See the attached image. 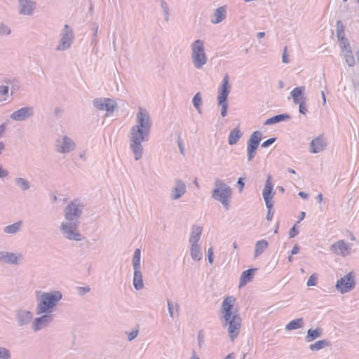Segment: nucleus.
I'll list each match as a JSON object with an SVG mask.
<instances>
[{"instance_id": "nucleus-34", "label": "nucleus", "mask_w": 359, "mask_h": 359, "mask_svg": "<svg viewBox=\"0 0 359 359\" xmlns=\"http://www.w3.org/2000/svg\"><path fill=\"white\" fill-rule=\"evenodd\" d=\"M134 269H140V250L137 249L133 256Z\"/></svg>"}, {"instance_id": "nucleus-40", "label": "nucleus", "mask_w": 359, "mask_h": 359, "mask_svg": "<svg viewBox=\"0 0 359 359\" xmlns=\"http://www.w3.org/2000/svg\"><path fill=\"white\" fill-rule=\"evenodd\" d=\"M193 103L196 108L199 109V107L201 104V97L200 93H196L193 98Z\"/></svg>"}, {"instance_id": "nucleus-44", "label": "nucleus", "mask_w": 359, "mask_h": 359, "mask_svg": "<svg viewBox=\"0 0 359 359\" xmlns=\"http://www.w3.org/2000/svg\"><path fill=\"white\" fill-rule=\"evenodd\" d=\"M339 24L341 25V29H339L337 32V37L341 42V36H343L344 38H345V37H344V32L343 25L341 24L340 21H338L337 25H339Z\"/></svg>"}, {"instance_id": "nucleus-64", "label": "nucleus", "mask_w": 359, "mask_h": 359, "mask_svg": "<svg viewBox=\"0 0 359 359\" xmlns=\"http://www.w3.org/2000/svg\"><path fill=\"white\" fill-rule=\"evenodd\" d=\"M80 289L83 290V292L89 291V288L81 287Z\"/></svg>"}, {"instance_id": "nucleus-2", "label": "nucleus", "mask_w": 359, "mask_h": 359, "mask_svg": "<svg viewBox=\"0 0 359 359\" xmlns=\"http://www.w3.org/2000/svg\"><path fill=\"white\" fill-rule=\"evenodd\" d=\"M62 298V294L59 292L51 293H43L41 299L39 304V313H42L53 307L55 304Z\"/></svg>"}, {"instance_id": "nucleus-18", "label": "nucleus", "mask_w": 359, "mask_h": 359, "mask_svg": "<svg viewBox=\"0 0 359 359\" xmlns=\"http://www.w3.org/2000/svg\"><path fill=\"white\" fill-rule=\"evenodd\" d=\"M74 144L72 141L65 137L62 140V145L58 148V151L61 153L69 152L74 149Z\"/></svg>"}, {"instance_id": "nucleus-46", "label": "nucleus", "mask_w": 359, "mask_h": 359, "mask_svg": "<svg viewBox=\"0 0 359 359\" xmlns=\"http://www.w3.org/2000/svg\"><path fill=\"white\" fill-rule=\"evenodd\" d=\"M208 257L209 262L212 264L213 262V249H212V248H210L208 249Z\"/></svg>"}, {"instance_id": "nucleus-38", "label": "nucleus", "mask_w": 359, "mask_h": 359, "mask_svg": "<svg viewBox=\"0 0 359 359\" xmlns=\"http://www.w3.org/2000/svg\"><path fill=\"white\" fill-rule=\"evenodd\" d=\"M318 276L316 273H313L309 278L307 281V286H315L317 284Z\"/></svg>"}, {"instance_id": "nucleus-37", "label": "nucleus", "mask_w": 359, "mask_h": 359, "mask_svg": "<svg viewBox=\"0 0 359 359\" xmlns=\"http://www.w3.org/2000/svg\"><path fill=\"white\" fill-rule=\"evenodd\" d=\"M71 39L67 36H64L62 39L61 44L58 46V49H65L70 46Z\"/></svg>"}, {"instance_id": "nucleus-23", "label": "nucleus", "mask_w": 359, "mask_h": 359, "mask_svg": "<svg viewBox=\"0 0 359 359\" xmlns=\"http://www.w3.org/2000/svg\"><path fill=\"white\" fill-rule=\"evenodd\" d=\"M202 229L200 226H194L192 229L191 235L189 238V241L191 244H196L198 241L201 235Z\"/></svg>"}, {"instance_id": "nucleus-50", "label": "nucleus", "mask_w": 359, "mask_h": 359, "mask_svg": "<svg viewBox=\"0 0 359 359\" xmlns=\"http://www.w3.org/2000/svg\"><path fill=\"white\" fill-rule=\"evenodd\" d=\"M238 184L240 187V192H241L243 191V189L244 185H245V183H244V181H243V178L241 177V178L238 179Z\"/></svg>"}, {"instance_id": "nucleus-61", "label": "nucleus", "mask_w": 359, "mask_h": 359, "mask_svg": "<svg viewBox=\"0 0 359 359\" xmlns=\"http://www.w3.org/2000/svg\"><path fill=\"white\" fill-rule=\"evenodd\" d=\"M24 314L26 316V317L29 319L32 318L30 312H25Z\"/></svg>"}, {"instance_id": "nucleus-30", "label": "nucleus", "mask_w": 359, "mask_h": 359, "mask_svg": "<svg viewBox=\"0 0 359 359\" xmlns=\"http://www.w3.org/2000/svg\"><path fill=\"white\" fill-rule=\"evenodd\" d=\"M303 325L302 320L301 318L295 319L290 321L287 325L286 329L288 330H295L302 327Z\"/></svg>"}, {"instance_id": "nucleus-3", "label": "nucleus", "mask_w": 359, "mask_h": 359, "mask_svg": "<svg viewBox=\"0 0 359 359\" xmlns=\"http://www.w3.org/2000/svg\"><path fill=\"white\" fill-rule=\"evenodd\" d=\"M229 77L228 74H226L222 80V85L218 92V102L222 106L221 114L223 117L226 115L227 113V104L226 100L230 93V86L229 84Z\"/></svg>"}, {"instance_id": "nucleus-59", "label": "nucleus", "mask_w": 359, "mask_h": 359, "mask_svg": "<svg viewBox=\"0 0 359 359\" xmlns=\"http://www.w3.org/2000/svg\"><path fill=\"white\" fill-rule=\"evenodd\" d=\"M317 198L319 202H321L322 200H323V195L321 194H319L318 196H317Z\"/></svg>"}, {"instance_id": "nucleus-45", "label": "nucleus", "mask_w": 359, "mask_h": 359, "mask_svg": "<svg viewBox=\"0 0 359 359\" xmlns=\"http://www.w3.org/2000/svg\"><path fill=\"white\" fill-rule=\"evenodd\" d=\"M299 105V111L300 113L303 114H306V111H307V109H306V107L305 106V102H302L299 104H298Z\"/></svg>"}, {"instance_id": "nucleus-17", "label": "nucleus", "mask_w": 359, "mask_h": 359, "mask_svg": "<svg viewBox=\"0 0 359 359\" xmlns=\"http://www.w3.org/2000/svg\"><path fill=\"white\" fill-rule=\"evenodd\" d=\"M256 269H251L246 271H244L240 278L239 287H241L244 286L247 283L251 281L253 278L254 272Z\"/></svg>"}, {"instance_id": "nucleus-41", "label": "nucleus", "mask_w": 359, "mask_h": 359, "mask_svg": "<svg viewBox=\"0 0 359 359\" xmlns=\"http://www.w3.org/2000/svg\"><path fill=\"white\" fill-rule=\"evenodd\" d=\"M8 93V86H0V95L2 96L0 98V101L6 100L5 96L7 95Z\"/></svg>"}, {"instance_id": "nucleus-55", "label": "nucleus", "mask_w": 359, "mask_h": 359, "mask_svg": "<svg viewBox=\"0 0 359 359\" xmlns=\"http://www.w3.org/2000/svg\"><path fill=\"white\" fill-rule=\"evenodd\" d=\"M299 252V248L296 245L293 248V249L292 250V255H294V254H297V252Z\"/></svg>"}, {"instance_id": "nucleus-49", "label": "nucleus", "mask_w": 359, "mask_h": 359, "mask_svg": "<svg viewBox=\"0 0 359 359\" xmlns=\"http://www.w3.org/2000/svg\"><path fill=\"white\" fill-rule=\"evenodd\" d=\"M137 333H138V331L137 330H134V331H132L131 332H130L128 334V339L130 341L133 340V339H135L137 335Z\"/></svg>"}, {"instance_id": "nucleus-60", "label": "nucleus", "mask_w": 359, "mask_h": 359, "mask_svg": "<svg viewBox=\"0 0 359 359\" xmlns=\"http://www.w3.org/2000/svg\"><path fill=\"white\" fill-rule=\"evenodd\" d=\"M264 35H265L264 32H259V33L257 34V36H258V38H259V39H261V38L264 37Z\"/></svg>"}, {"instance_id": "nucleus-8", "label": "nucleus", "mask_w": 359, "mask_h": 359, "mask_svg": "<svg viewBox=\"0 0 359 359\" xmlns=\"http://www.w3.org/2000/svg\"><path fill=\"white\" fill-rule=\"evenodd\" d=\"M332 252L337 255L346 257L351 252V246L344 240H339L330 246Z\"/></svg>"}, {"instance_id": "nucleus-63", "label": "nucleus", "mask_w": 359, "mask_h": 359, "mask_svg": "<svg viewBox=\"0 0 359 359\" xmlns=\"http://www.w3.org/2000/svg\"><path fill=\"white\" fill-rule=\"evenodd\" d=\"M225 359H233V356L231 354L228 355Z\"/></svg>"}, {"instance_id": "nucleus-7", "label": "nucleus", "mask_w": 359, "mask_h": 359, "mask_svg": "<svg viewBox=\"0 0 359 359\" xmlns=\"http://www.w3.org/2000/svg\"><path fill=\"white\" fill-rule=\"evenodd\" d=\"M355 286L354 276L349 273L336 283V288L341 293H346L353 289Z\"/></svg>"}, {"instance_id": "nucleus-32", "label": "nucleus", "mask_w": 359, "mask_h": 359, "mask_svg": "<svg viewBox=\"0 0 359 359\" xmlns=\"http://www.w3.org/2000/svg\"><path fill=\"white\" fill-rule=\"evenodd\" d=\"M328 345L329 342H327L326 340H320L313 344H311L309 348L311 351H318Z\"/></svg>"}, {"instance_id": "nucleus-58", "label": "nucleus", "mask_w": 359, "mask_h": 359, "mask_svg": "<svg viewBox=\"0 0 359 359\" xmlns=\"http://www.w3.org/2000/svg\"><path fill=\"white\" fill-rule=\"evenodd\" d=\"M299 195L301 197L304 198H306L307 197L306 194H305V193H304V192H300V193L299 194Z\"/></svg>"}, {"instance_id": "nucleus-6", "label": "nucleus", "mask_w": 359, "mask_h": 359, "mask_svg": "<svg viewBox=\"0 0 359 359\" xmlns=\"http://www.w3.org/2000/svg\"><path fill=\"white\" fill-rule=\"evenodd\" d=\"M236 298L232 296L226 297L222 304V313L225 320H229L232 316L238 315L236 309L234 308Z\"/></svg>"}, {"instance_id": "nucleus-22", "label": "nucleus", "mask_w": 359, "mask_h": 359, "mask_svg": "<svg viewBox=\"0 0 359 359\" xmlns=\"http://www.w3.org/2000/svg\"><path fill=\"white\" fill-rule=\"evenodd\" d=\"M268 245V242L266 240H261L257 241L255 245V256L258 257L262 253H263L264 251L267 248Z\"/></svg>"}, {"instance_id": "nucleus-54", "label": "nucleus", "mask_w": 359, "mask_h": 359, "mask_svg": "<svg viewBox=\"0 0 359 359\" xmlns=\"http://www.w3.org/2000/svg\"><path fill=\"white\" fill-rule=\"evenodd\" d=\"M348 234L350 237L351 241H354L356 240L355 236L351 231H348Z\"/></svg>"}, {"instance_id": "nucleus-52", "label": "nucleus", "mask_w": 359, "mask_h": 359, "mask_svg": "<svg viewBox=\"0 0 359 359\" xmlns=\"http://www.w3.org/2000/svg\"><path fill=\"white\" fill-rule=\"evenodd\" d=\"M283 62L285 63H287L289 62L287 55L286 54V48H285L283 54Z\"/></svg>"}, {"instance_id": "nucleus-33", "label": "nucleus", "mask_w": 359, "mask_h": 359, "mask_svg": "<svg viewBox=\"0 0 359 359\" xmlns=\"http://www.w3.org/2000/svg\"><path fill=\"white\" fill-rule=\"evenodd\" d=\"M191 255L193 259L199 260L201 258V253L199 247L196 244H192Z\"/></svg>"}, {"instance_id": "nucleus-39", "label": "nucleus", "mask_w": 359, "mask_h": 359, "mask_svg": "<svg viewBox=\"0 0 359 359\" xmlns=\"http://www.w3.org/2000/svg\"><path fill=\"white\" fill-rule=\"evenodd\" d=\"M344 55L346 57V61L348 63V65L351 67L353 66L355 64V60H354V57L352 54V50L351 51L350 53H344Z\"/></svg>"}, {"instance_id": "nucleus-31", "label": "nucleus", "mask_w": 359, "mask_h": 359, "mask_svg": "<svg viewBox=\"0 0 359 359\" xmlns=\"http://www.w3.org/2000/svg\"><path fill=\"white\" fill-rule=\"evenodd\" d=\"M185 192V184L184 183H178L175 189L173 198L177 199Z\"/></svg>"}, {"instance_id": "nucleus-51", "label": "nucleus", "mask_w": 359, "mask_h": 359, "mask_svg": "<svg viewBox=\"0 0 359 359\" xmlns=\"http://www.w3.org/2000/svg\"><path fill=\"white\" fill-rule=\"evenodd\" d=\"M274 141L275 139L273 138L269 139L262 144V147H267L268 145L272 144Z\"/></svg>"}, {"instance_id": "nucleus-11", "label": "nucleus", "mask_w": 359, "mask_h": 359, "mask_svg": "<svg viewBox=\"0 0 359 359\" xmlns=\"http://www.w3.org/2000/svg\"><path fill=\"white\" fill-rule=\"evenodd\" d=\"M261 138L262 134L260 132L258 131L254 132L253 134L251 135L248 144L249 161H251L253 158L256 149H257L261 141Z\"/></svg>"}, {"instance_id": "nucleus-26", "label": "nucleus", "mask_w": 359, "mask_h": 359, "mask_svg": "<svg viewBox=\"0 0 359 359\" xmlns=\"http://www.w3.org/2000/svg\"><path fill=\"white\" fill-rule=\"evenodd\" d=\"M214 15L215 19H213L212 22L215 24L220 22L225 17V8L224 7L217 8Z\"/></svg>"}, {"instance_id": "nucleus-25", "label": "nucleus", "mask_w": 359, "mask_h": 359, "mask_svg": "<svg viewBox=\"0 0 359 359\" xmlns=\"http://www.w3.org/2000/svg\"><path fill=\"white\" fill-rule=\"evenodd\" d=\"M241 134L240 130L237 128L233 129L229 134V143L231 145L235 144L240 139Z\"/></svg>"}, {"instance_id": "nucleus-35", "label": "nucleus", "mask_w": 359, "mask_h": 359, "mask_svg": "<svg viewBox=\"0 0 359 359\" xmlns=\"http://www.w3.org/2000/svg\"><path fill=\"white\" fill-rule=\"evenodd\" d=\"M20 225H21V222H17V223L13 224L11 225L7 226L5 228L4 231L7 233H14L19 230Z\"/></svg>"}, {"instance_id": "nucleus-1", "label": "nucleus", "mask_w": 359, "mask_h": 359, "mask_svg": "<svg viewBox=\"0 0 359 359\" xmlns=\"http://www.w3.org/2000/svg\"><path fill=\"white\" fill-rule=\"evenodd\" d=\"M138 125L133 126L131 129V147L135 154V158L138 160L142 154L141 142L148 135L150 123L148 112L142 107H140L137 115Z\"/></svg>"}, {"instance_id": "nucleus-56", "label": "nucleus", "mask_w": 359, "mask_h": 359, "mask_svg": "<svg viewBox=\"0 0 359 359\" xmlns=\"http://www.w3.org/2000/svg\"><path fill=\"white\" fill-rule=\"evenodd\" d=\"M304 217H305V212H302L300 213L298 222H299L301 220H302L304 218Z\"/></svg>"}, {"instance_id": "nucleus-29", "label": "nucleus", "mask_w": 359, "mask_h": 359, "mask_svg": "<svg viewBox=\"0 0 359 359\" xmlns=\"http://www.w3.org/2000/svg\"><path fill=\"white\" fill-rule=\"evenodd\" d=\"M1 259L5 263L15 264L17 263L18 257L13 253H6L2 256Z\"/></svg>"}, {"instance_id": "nucleus-27", "label": "nucleus", "mask_w": 359, "mask_h": 359, "mask_svg": "<svg viewBox=\"0 0 359 359\" xmlns=\"http://www.w3.org/2000/svg\"><path fill=\"white\" fill-rule=\"evenodd\" d=\"M20 13L23 14H29L33 10V4L32 2L27 1H21Z\"/></svg>"}, {"instance_id": "nucleus-62", "label": "nucleus", "mask_w": 359, "mask_h": 359, "mask_svg": "<svg viewBox=\"0 0 359 359\" xmlns=\"http://www.w3.org/2000/svg\"><path fill=\"white\" fill-rule=\"evenodd\" d=\"M4 149V145L3 143L0 142V154L1 153V151Z\"/></svg>"}, {"instance_id": "nucleus-47", "label": "nucleus", "mask_w": 359, "mask_h": 359, "mask_svg": "<svg viewBox=\"0 0 359 359\" xmlns=\"http://www.w3.org/2000/svg\"><path fill=\"white\" fill-rule=\"evenodd\" d=\"M0 33L1 34H8L10 33V29L8 27L2 25L0 28Z\"/></svg>"}, {"instance_id": "nucleus-53", "label": "nucleus", "mask_w": 359, "mask_h": 359, "mask_svg": "<svg viewBox=\"0 0 359 359\" xmlns=\"http://www.w3.org/2000/svg\"><path fill=\"white\" fill-rule=\"evenodd\" d=\"M7 175L8 172L2 168H0V177H4L7 176Z\"/></svg>"}, {"instance_id": "nucleus-14", "label": "nucleus", "mask_w": 359, "mask_h": 359, "mask_svg": "<svg viewBox=\"0 0 359 359\" xmlns=\"http://www.w3.org/2000/svg\"><path fill=\"white\" fill-rule=\"evenodd\" d=\"M311 152L318 153L325 149L326 142L323 136H319L311 141Z\"/></svg>"}, {"instance_id": "nucleus-15", "label": "nucleus", "mask_w": 359, "mask_h": 359, "mask_svg": "<svg viewBox=\"0 0 359 359\" xmlns=\"http://www.w3.org/2000/svg\"><path fill=\"white\" fill-rule=\"evenodd\" d=\"M32 114V109L29 108H22L14 113H13L11 116V118L16 121H21L27 117H29Z\"/></svg>"}, {"instance_id": "nucleus-28", "label": "nucleus", "mask_w": 359, "mask_h": 359, "mask_svg": "<svg viewBox=\"0 0 359 359\" xmlns=\"http://www.w3.org/2000/svg\"><path fill=\"white\" fill-rule=\"evenodd\" d=\"M287 118H289V116L285 115V114H280V115H277V116H273V117L267 119L265 122V124L266 125L273 124V123L286 120Z\"/></svg>"}, {"instance_id": "nucleus-42", "label": "nucleus", "mask_w": 359, "mask_h": 359, "mask_svg": "<svg viewBox=\"0 0 359 359\" xmlns=\"http://www.w3.org/2000/svg\"><path fill=\"white\" fill-rule=\"evenodd\" d=\"M9 352L4 348H0V359H8L9 358Z\"/></svg>"}, {"instance_id": "nucleus-21", "label": "nucleus", "mask_w": 359, "mask_h": 359, "mask_svg": "<svg viewBox=\"0 0 359 359\" xmlns=\"http://www.w3.org/2000/svg\"><path fill=\"white\" fill-rule=\"evenodd\" d=\"M134 278L133 285L137 290H140L143 287V280L140 269H134Z\"/></svg>"}, {"instance_id": "nucleus-36", "label": "nucleus", "mask_w": 359, "mask_h": 359, "mask_svg": "<svg viewBox=\"0 0 359 359\" xmlns=\"http://www.w3.org/2000/svg\"><path fill=\"white\" fill-rule=\"evenodd\" d=\"M340 43L341 46L342 48V50L345 52V53H350L351 51V48L348 40L341 36V41Z\"/></svg>"}, {"instance_id": "nucleus-16", "label": "nucleus", "mask_w": 359, "mask_h": 359, "mask_svg": "<svg viewBox=\"0 0 359 359\" xmlns=\"http://www.w3.org/2000/svg\"><path fill=\"white\" fill-rule=\"evenodd\" d=\"M62 229L67 238L76 241H79L81 239L80 233L76 230L72 229L70 226L67 224H62Z\"/></svg>"}, {"instance_id": "nucleus-13", "label": "nucleus", "mask_w": 359, "mask_h": 359, "mask_svg": "<svg viewBox=\"0 0 359 359\" xmlns=\"http://www.w3.org/2000/svg\"><path fill=\"white\" fill-rule=\"evenodd\" d=\"M304 87H297L294 88L291 92V96L293 99V101L295 104H299L302 102L306 101V97L304 96Z\"/></svg>"}, {"instance_id": "nucleus-4", "label": "nucleus", "mask_w": 359, "mask_h": 359, "mask_svg": "<svg viewBox=\"0 0 359 359\" xmlns=\"http://www.w3.org/2000/svg\"><path fill=\"white\" fill-rule=\"evenodd\" d=\"M217 188L214 189L212 197L221 201V203L227 208L229 204V198L231 196V189L222 180H216Z\"/></svg>"}, {"instance_id": "nucleus-10", "label": "nucleus", "mask_w": 359, "mask_h": 359, "mask_svg": "<svg viewBox=\"0 0 359 359\" xmlns=\"http://www.w3.org/2000/svg\"><path fill=\"white\" fill-rule=\"evenodd\" d=\"M229 323L228 332L231 340L238 336L241 325V319L238 315L232 316L229 320H225Z\"/></svg>"}, {"instance_id": "nucleus-43", "label": "nucleus", "mask_w": 359, "mask_h": 359, "mask_svg": "<svg viewBox=\"0 0 359 359\" xmlns=\"http://www.w3.org/2000/svg\"><path fill=\"white\" fill-rule=\"evenodd\" d=\"M17 183L19 186H20L24 190L27 189L29 188V184L27 181L22 178H19L17 180Z\"/></svg>"}, {"instance_id": "nucleus-19", "label": "nucleus", "mask_w": 359, "mask_h": 359, "mask_svg": "<svg viewBox=\"0 0 359 359\" xmlns=\"http://www.w3.org/2000/svg\"><path fill=\"white\" fill-rule=\"evenodd\" d=\"M79 212V210L78 205L72 203L67 207L65 217L68 220H72L74 217L78 215Z\"/></svg>"}, {"instance_id": "nucleus-24", "label": "nucleus", "mask_w": 359, "mask_h": 359, "mask_svg": "<svg viewBox=\"0 0 359 359\" xmlns=\"http://www.w3.org/2000/svg\"><path fill=\"white\" fill-rule=\"evenodd\" d=\"M321 334V330L317 328L316 330L310 329L307 332L306 341L308 342L312 341L316 338L319 337Z\"/></svg>"}, {"instance_id": "nucleus-9", "label": "nucleus", "mask_w": 359, "mask_h": 359, "mask_svg": "<svg viewBox=\"0 0 359 359\" xmlns=\"http://www.w3.org/2000/svg\"><path fill=\"white\" fill-rule=\"evenodd\" d=\"M263 197L266 203V205L269 209V212H270L271 209L273 207L272 199L273 198L274 193L273 192V184L271 182V176H268L264 189L263 190Z\"/></svg>"}, {"instance_id": "nucleus-20", "label": "nucleus", "mask_w": 359, "mask_h": 359, "mask_svg": "<svg viewBox=\"0 0 359 359\" xmlns=\"http://www.w3.org/2000/svg\"><path fill=\"white\" fill-rule=\"evenodd\" d=\"M51 321V318L49 316H43L41 318L36 319L34 322V330H39L46 325H47Z\"/></svg>"}, {"instance_id": "nucleus-12", "label": "nucleus", "mask_w": 359, "mask_h": 359, "mask_svg": "<svg viewBox=\"0 0 359 359\" xmlns=\"http://www.w3.org/2000/svg\"><path fill=\"white\" fill-rule=\"evenodd\" d=\"M95 106L100 110L111 112L114 109V102L110 99L97 100L94 102Z\"/></svg>"}, {"instance_id": "nucleus-57", "label": "nucleus", "mask_w": 359, "mask_h": 359, "mask_svg": "<svg viewBox=\"0 0 359 359\" xmlns=\"http://www.w3.org/2000/svg\"><path fill=\"white\" fill-rule=\"evenodd\" d=\"M322 99L323 100V104H325L326 103V98H325V94L324 92H322Z\"/></svg>"}, {"instance_id": "nucleus-48", "label": "nucleus", "mask_w": 359, "mask_h": 359, "mask_svg": "<svg viewBox=\"0 0 359 359\" xmlns=\"http://www.w3.org/2000/svg\"><path fill=\"white\" fill-rule=\"evenodd\" d=\"M298 233V230L294 225L290 231V237L293 238Z\"/></svg>"}, {"instance_id": "nucleus-5", "label": "nucleus", "mask_w": 359, "mask_h": 359, "mask_svg": "<svg viewBox=\"0 0 359 359\" xmlns=\"http://www.w3.org/2000/svg\"><path fill=\"white\" fill-rule=\"evenodd\" d=\"M192 60L197 68H201L205 64L207 58L204 53L203 43L201 40H196L192 45Z\"/></svg>"}]
</instances>
